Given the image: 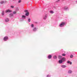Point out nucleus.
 Masks as SVG:
<instances>
[{
    "instance_id": "obj_19",
    "label": "nucleus",
    "mask_w": 77,
    "mask_h": 77,
    "mask_svg": "<svg viewBox=\"0 0 77 77\" xmlns=\"http://www.w3.org/2000/svg\"><path fill=\"white\" fill-rule=\"evenodd\" d=\"M54 58L55 59H57V57L55 55L54 56Z\"/></svg>"
},
{
    "instance_id": "obj_2",
    "label": "nucleus",
    "mask_w": 77,
    "mask_h": 77,
    "mask_svg": "<svg viewBox=\"0 0 77 77\" xmlns=\"http://www.w3.org/2000/svg\"><path fill=\"white\" fill-rule=\"evenodd\" d=\"M65 23L64 22H62L61 24L60 25V27H63L65 25Z\"/></svg>"
},
{
    "instance_id": "obj_26",
    "label": "nucleus",
    "mask_w": 77,
    "mask_h": 77,
    "mask_svg": "<svg viewBox=\"0 0 77 77\" xmlns=\"http://www.w3.org/2000/svg\"><path fill=\"white\" fill-rule=\"evenodd\" d=\"M47 18V15H45V17H44V19H46Z\"/></svg>"
},
{
    "instance_id": "obj_3",
    "label": "nucleus",
    "mask_w": 77,
    "mask_h": 77,
    "mask_svg": "<svg viewBox=\"0 0 77 77\" xmlns=\"http://www.w3.org/2000/svg\"><path fill=\"white\" fill-rule=\"evenodd\" d=\"M37 30H38V28L35 27L32 29V31L33 32H36L37 31Z\"/></svg>"
},
{
    "instance_id": "obj_17",
    "label": "nucleus",
    "mask_w": 77,
    "mask_h": 77,
    "mask_svg": "<svg viewBox=\"0 0 77 77\" xmlns=\"http://www.w3.org/2000/svg\"><path fill=\"white\" fill-rule=\"evenodd\" d=\"M30 21H31V19H30V18H29L28 19V22H30Z\"/></svg>"
},
{
    "instance_id": "obj_24",
    "label": "nucleus",
    "mask_w": 77,
    "mask_h": 77,
    "mask_svg": "<svg viewBox=\"0 0 77 77\" xmlns=\"http://www.w3.org/2000/svg\"><path fill=\"white\" fill-rule=\"evenodd\" d=\"M70 58H72V57H73V55H70Z\"/></svg>"
},
{
    "instance_id": "obj_15",
    "label": "nucleus",
    "mask_w": 77,
    "mask_h": 77,
    "mask_svg": "<svg viewBox=\"0 0 77 77\" xmlns=\"http://www.w3.org/2000/svg\"><path fill=\"white\" fill-rule=\"evenodd\" d=\"M31 26L32 28H33V27H34V25L33 24H31Z\"/></svg>"
},
{
    "instance_id": "obj_9",
    "label": "nucleus",
    "mask_w": 77,
    "mask_h": 77,
    "mask_svg": "<svg viewBox=\"0 0 77 77\" xmlns=\"http://www.w3.org/2000/svg\"><path fill=\"white\" fill-rule=\"evenodd\" d=\"M63 62V61L62 60H59V63H62Z\"/></svg>"
},
{
    "instance_id": "obj_20",
    "label": "nucleus",
    "mask_w": 77,
    "mask_h": 77,
    "mask_svg": "<svg viewBox=\"0 0 77 77\" xmlns=\"http://www.w3.org/2000/svg\"><path fill=\"white\" fill-rule=\"evenodd\" d=\"M61 67L63 68H65L66 67V66L65 65H62L61 66Z\"/></svg>"
},
{
    "instance_id": "obj_22",
    "label": "nucleus",
    "mask_w": 77,
    "mask_h": 77,
    "mask_svg": "<svg viewBox=\"0 0 77 77\" xmlns=\"http://www.w3.org/2000/svg\"><path fill=\"white\" fill-rule=\"evenodd\" d=\"M62 56H66V54H62Z\"/></svg>"
},
{
    "instance_id": "obj_6",
    "label": "nucleus",
    "mask_w": 77,
    "mask_h": 77,
    "mask_svg": "<svg viewBox=\"0 0 77 77\" xmlns=\"http://www.w3.org/2000/svg\"><path fill=\"white\" fill-rule=\"evenodd\" d=\"M29 15V12H27L25 14V16L26 17H28Z\"/></svg>"
},
{
    "instance_id": "obj_7",
    "label": "nucleus",
    "mask_w": 77,
    "mask_h": 77,
    "mask_svg": "<svg viewBox=\"0 0 77 77\" xmlns=\"http://www.w3.org/2000/svg\"><path fill=\"white\" fill-rule=\"evenodd\" d=\"M6 1H1L0 2L1 4H3V3H6Z\"/></svg>"
},
{
    "instance_id": "obj_30",
    "label": "nucleus",
    "mask_w": 77,
    "mask_h": 77,
    "mask_svg": "<svg viewBox=\"0 0 77 77\" xmlns=\"http://www.w3.org/2000/svg\"><path fill=\"white\" fill-rule=\"evenodd\" d=\"M11 8H14V7L13 6H11Z\"/></svg>"
},
{
    "instance_id": "obj_5",
    "label": "nucleus",
    "mask_w": 77,
    "mask_h": 77,
    "mask_svg": "<svg viewBox=\"0 0 77 77\" xmlns=\"http://www.w3.org/2000/svg\"><path fill=\"white\" fill-rule=\"evenodd\" d=\"M26 17L25 16L23 15L22 16V19H26Z\"/></svg>"
},
{
    "instance_id": "obj_13",
    "label": "nucleus",
    "mask_w": 77,
    "mask_h": 77,
    "mask_svg": "<svg viewBox=\"0 0 77 77\" xmlns=\"http://www.w3.org/2000/svg\"><path fill=\"white\" fill-rule=\"evenodd\" d=\"M67 62L68 63H69L70 65L72 64V62H70L69 61H68Z\"/></svg>"
},
{
    "instance_id": "obj_31",
    "label": "nucleus",
    "mask_w": 77,
    "mask_h": 77,
    "mask_svg": "<svg viewBox=\"0 0 77 77\" xmlns=\"http://www.w3.org/2000/svg\"><path fill=\"white\" fill-rule=\"evenodd\" d=\"M47 77H50V75H47Z\"/></svg>"
},
{
    "instance_id": "obj_1",
    "label": "nucleus",
    "mask_w": 77,
    "mask_h": 77,
    "mask_svg": "<svg viewBox=\"0 0 77 77\" xmlns=\"http://www.w3.org/2000/svg\"><path fill=\"white\" fill-rule=\"evenodd\" d=\"M8 37L7 36H5L3 38V40L4 41H7L8 40Z\"/></svg>"
},
{
    "instance_id": "obj_8",
    "label": "nucleus",
    "mask_w": 77,
    "mask_h": 77,
    "mask_svg": "<svg viewBox=\"0 0 77 77\" xmlns=\"http://www.w3.org/2000/svg\"><path fill=\"white\" fill-rule=\"evenodd\" d=\"M9 21V19L8 18H7L5 19V22H8V21Z\"/></svg>"
},
{
    "instance_id": "obj_11",
    "label": "nucleus",
    "mask_w": 77,
    "mask_h": 77,
    "mask_svg": "<svg viewBox=\"0 0 77 77\" xmlns=\"http://www.w3.org/2000/svg\"><path fill=\"white\" fill-rule=\"evenodd\" d=\"M48 59H51V55H49L48 56Z\"/></svg>"
},
{
    "instance_id": "obj_10",
    "label": "nucleus",
    "mask_w": 77,
    "mask_h": 77,
    "mask_svg": "<svg viewBox=\"0 0 77 77\" xmlns=\"http://www.w3.org/2000/svg\"><path fill=\"white\" fill-rule=\"evenodd\" d=\"M12 16H13V14L12 13H10L9 14V17H12Z\"/></svg>"
},
{
    "instance_id": "obj_16",
    "label": "nucleus",
    "mask_w": 77,
    "mask_h": 77,
    "mask_svg": "<svg viewBox=\"0 0 77 77\" xmlns=\"http://www.w3.org/2000/svg\"><path fill=\"white\" fill-rule=\"evenodd\" d=\"M65 59L64 57L62 59V60L63 61V62L65 61Z\"/></svg>"
},
{
    "instance_id": "obj_32",
    "label": "nucleus",
    "mask_w": 77,
    "mask_h": 77,
    "mask_svg": "<svg viewBox=\"0 0 77 77\" xmlns=\"http://www.w3.org/2000/svg\"><path fill=\"white\" fill-rule=\"evenodd\" d=\"M36 23H37V22H36Z\"/></svg>"
},
{
    "instance_id": "obj_25",
    "label": "nucleus",
    "mask_w": 77,
    "mask_h": 77,
    "mask_svg": "<svg viewBox=\"0 0 77 77\" xmlns=\"http://www.w3.org/2000/svg\"><path fill=\"white\" fill-rule=\"evenodd\" d=\"M72 73V71H71V70H69V71L68 72V73Z\"/></svg>"
},
{
    "instance_id": "obj_21",
    "label": "nucleus",
    "mask_w": 77,
    "mask_h": 77,
    "mask_svg": "<svg viewBox=\"0 0 77 77\" xmlns=\"http://www.w3.org/2000/svg\"><path fill=\"white\" fill-rule=\"evenodd\" d=\"M2 15H4V11H3L2 12Z\"/></svg>"
},
{
    "instance_id": "obj_12",
    "label": "nucleus",
    "mask_w": 77,
    "mask_h": 77,
    "mask_svg": "<svg viewBox=\"0 0 77 77\" xmlns=\"http://www.w3.org/2000/svg\"><path fill=\"white\" fill-rule=\"evenodd\" d=\"M16 11H19V9L18 8V7H17L15 8Z\"/></svg>"
},
{
    "instance_id": "obj_23",
    "label": "nucleus",
    "mask_w": 77,
    "mask_h": 77,
    "mask_svg": "<svg viewBox=\"0 0 77 77\" xmlns=\"http://www.w3.org/2000/svg\"><path fill=\"white\" fill-rule=\"evenodd\" d=\"M68 7H65L64 9H65V10H66V9H68Z\"/></svg>"
},
{
    "instance_id": "obj_18",
    "label": "nucleus",
    "mask_w": 77,
    "mask_h": 77,
    "mask_svg": "<svg viewBox=\"0 0 77 77\" xmlns=\"http://www.w3.org/2000/svg\"><path fill=\"white\" fill-rule=\"evenodd\" d=\"M61 58H62V56H60V55L58 56V58L59 59H61Z\"/></svg>"
},
{
    "instance_id": "obj_28",
    "label": "nucleus",
    "mask_w": 77,
    "mask_h": 77,
    "mask_svg": "<svg viewBox=\"0 0 77 77\" xmlns=\"http://www.w3.org/2000/svg\"><path fill=\"white\" fill-rule=\"evenodd\" d=\"M21 0H19L18 1V3H21Z\"/></svg>"
},
{
    "instance_id": "obj_27",
    "label": "nucleus",
    "mask_w": 77,
    "mask_h": 77,
    "mask_svg": "<svg viewBox=\"0 0 77 77\" xmlns=\"http://www.w3.org/2000/svg\"><path fill=\"white\" fill-rule=\"evenodd\" d=\"M50 13L51 14H53V13H54V12H53V11H50Z\"/></svg>"
},
{
    "instance_id": "obj_29",
    "label": "nucleus",
    "mask_w": 77,
    "mask_h": 77,
    "mask_svg": "<svg viewBox=\"0 0 77 77\" xmlns=\"http://www.w3.org/2000/svg\"><path fill=\"white\" fill-rule=\"evenodd\" d=\"M24 12H26V13H27V12H28V11L27 10H25Z\"/></svg>"
},
{
    "instance_id": "obj_4",
    "label": "nucleus",
    "mask_w": 77,
    "mask_h": 77,
    "mask_svg": "<svg viewBox=\"0 0 77 77\" xmlns=\"http://www.w3.org/2000/svg\"><path fill=\"white\" fill-rule=\"evenodd\" d=\"M11 12H12V11L9 9L6 10L5 11V12H6V13H7V12L10 13Z\"/></svg>"
},
{
    "instance_id": "obj_14",
    "label": "nucleus",
    "mask_w": 77,
    "mask_h": 77,
    "mask_svg": "<svg viewBox=\"0 0 77 77\" xmlns=\"http://www.w3.org/2000/svg\"><path fill=\"white\" fill-rule=\"evenodd\" d=\"M13 14H17V11H14L13 12Z\"/></svg>"
}]
</instances>
